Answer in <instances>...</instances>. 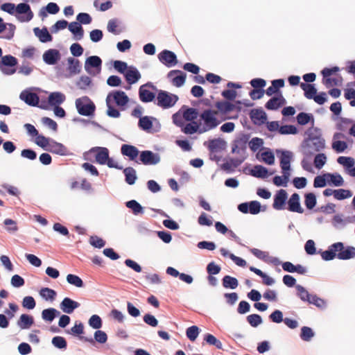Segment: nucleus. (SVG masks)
Masks as SVG:
<instances>
[{
  "label": "nucleus",
  "instance_id": "nucleus-1",
  "mask_svg": "<svg viewBox=\"0 0 355 355\" xmlns=\"http://www.w3.org/2000/svg\"><path fill=\"white\" fill-rule=\"evenodd\" d=\"M305 135L306 137L301 144V152L304 157H311L325 148V139L322 137L320 129L311 127L305 132Z\"/></svg>",
  "mask_w": 355,
  "mask_h": 355
},
{
  "label": "nucleus",
  "instance_id": "nucleus-2",
  "mask_svg": "<svg viewBox=\"0 0 355 355\" xmlns=\"http://www.w3.org/2000/svg\"><path fill=\"white\" fill-rule=\"evenodd\" d=\"M324 261H329L338 258L340 260H349L355 257V247L345 246L343 242H336L329 246L327 250L321 252Z\"/></svg>",
  "mask_w": 355,
  "mask_h": 355
},
{
  "label": "nucleus",
  "instance_id": "nucleus-3",
  "mask_svg": "<svg viewBox=\"0 0 355 355\" xmlns=\"http://www.w3.org/2000/svg\"><path fill=\"white\" fill-rule=\"evenodd\" d=\"M217 112L207 109L205 110L200 115V119L203 121L202 128L199 130V133L208 132L216 128L219 124L220 121L216 117Z\"/></svg>",
  "mask_w": 355,
  "mask_h": 355
},
{
  "label": "nucleus",
  "instance_id": "nucleus-4",
  "mask_svg": "<svg viewBox=\"0 0 355 355\" xmlns=\"http://www.w3.org/2000/svg\"><path fill=\"white\" fill-rule=\"evenodd\" d=\"M76 108L79 114L85 116H92L96 110L94 102L87 96L76 99Z\"/></svg>",
  "mask_w": 355,
  "mask_h": 355
},
{
  "label": "nucleus",
  "instance_id": "nucleus-5",
  "mask_svg": "<svg viewBox=\"0 0 355 355\" xmlns=\"http://www.w3.org/2000/svg\"><path fill=\"white\" fill-rule=\"evenodd\" d=\"M156 104L163 109H168L173 107L179 100V97L164 90H157Z\"/></svg>",
  "mask_w": 355,
  "mask_h": 355
},
{
  "label": "nucleus",
  "instance_id": "nucleus-6",
  "mask_svg": "<svg viewBox=\"0 0 355 355\" xmlns=\"http://www.w3.org/2000/svg\"><path fill=\"white\" fill-rule=\"evenodd\" d=\"M17 63V59L11 55L2 56L0 60V71L4 75H12L16 72L15 67Z\"/></svg>",
  "mask_w": 355,
  "mask_h": 355
},
{
  "label": "nucleus",
  "instance_id": "nucleus-7",
  "mask_svg": "<svg viewBox=\"0 0 355 355\" xmlns=\"http://www.w3.org/2000/svg\"><path fill=\"white\" fill-rule=\"evenodd\" d=\"M102 60L97 55L88 57L85 62L84 68L85 71L90 76H95L101 71Z\"/></svg>",
  "mask_w": 355,
  "mask_h": 355
},
{
  "label": "nucleus",
  "instance_id": "nucleus-8",
  "mask_svg": "<svg viewBox=\"0 0 355 355\" xmlns=\"http://www.w3.org/2000/svg\"><path fill=\"white\" fill-rule=\"evenodd\" d=\"M19 98L28 105L39 107L44 110L46 109V107L44 105H39V96L36 93L32 92L30 89L23 90L19 94Z\"/></svg>",
  "mask_w": 355,
  "mask_h": 355
},
{
  "label": "nucleus",
  "instance_id": "nucleus-9",
  "mask_svg": "<svg viewBox=\"0 0 355 355\" xmlns=\"http://www.w3.org/2000/svg\"><path fill=\"white\" fill-rule=\"evenodd\" d=\"M148 88L157 91V87L150 82L141 85L139 89V97L143 103H150L155 98V93L150 91Z\"/></svg>",
  "mask_w": 355,
  "mask_h": 355
},
{
  "label": "nucleus",
  "instance_id": "nucleus-10",
  "mask_svg": "<svg viewBox=\"0 0 355 355\" xmlns=\"http://www.w3.org/2000/svg\"><path fill=\"white\" fill-rule=\"evenodd\" d=\"M106 104L109 102H114L117 106L123 107L126 105L129 101L128 96L125 93L121 90H116L110 92L106 97Z\"/></svg>",
  "mask_w": 355,
  "mask_h": 355
},
{
  "label": "nucleus",
  "instance_id": "nucleus-11",
  "mask_svg": "<svg viewBox=\"0 0 355 355\" xmlns=\"http://www.w3.org/2000/svg\"><path fill=\"white\" fill-rule=\"evenodd\" d=\"M160 160L159 153L148 150L140 152L139 161L144 165H156L160 162Z\"/></svg>",
  "mask_w": 355,
  "mask_h": 355
},
{
  "label": "nucleus",
  "instance_id": "nucleus-12",
  "mask_svg": "<svg viewBox=\"0 0 355 355\" xmlns=\"http://www.w3.org/2000/svg\"><path fill=\"white\" fill-rule=\"evenodd\" d=\"M157 57L159 62L168 68L175 66L178 63L175 53L169 50H163L158 54Z\"/></svg>",
  "mask_w": 355,
  "mask_h": 355
},
{
  "label": "nucleus",
  "instance_id": "nucleus-13",
  "mask_svg": "<svg viewBox=\"0 0 355 355\" xmlns=\"http://www.w3.org/2000/svg\"><path fill=\"white\" fill-rule=\"evenodd\" d=\"M15 12L18 15L25 14L26 16L17 15V18L21 22L30 21L33 17V12H32L31 7L26 3H19L15 8Z\"/></svg>",
  "mask_w": 355,
  "mask_h": 355
},
{
  "label": "nucleus",
  "instance_id": "nucleus-14",
  "mask_svg": "<svg viewBox=\"0 0 355 355\" xmlns=\"http://www.w3.org/2000/svg\"><path fill=\"white\" fill-rule=\"evenodd\" d=\"M167 78L173 85L180 87L185 83L187 73L180 70H171L168 73Z\"/></svg>",
  "mask_w": 355,
  "mask_h": 355
},
{
  "label": "nucleus",
  "instance_id": "nucleus-15",
  "mask_svg": "<svg viewBox=\"0 0 355 355\" xmlns=\"http://www.w3.org/2000/svg\"><path fill=\"white\" fill-rule=\"evenodd\" d=\"M287 199L288 193L284 189L277 191L274 196L273 209L275 210L284 209Z\"/></svg>",
  "mask_w": 355,
  "mask_h": 355
},
{
  "label": "nucleus",
  "instance_id": "nucleus-16",
  "mask_svg": "<svg viewBox=\"0 0 355 355\" xmlns=\"http://www.w3.org/2000/svg\"><path fill=\"white\" fill-rule=\"evenodd\" d=\"M89 153H95L96 162L101 165L105 164L109 159V150L105 147H93L89 150Z\"/></svg>",
  "mask_w": 355,
  "mask_h": 355
},
{
  "label": "nucleus",
  "instance_id": "nucleus-17",
  "mask_svg": "<svg viewBox=\"0 0 355 355\" xmlns=\"http://www.w3.org/2000/svg\"><path fill=\"white\" fill-rule=\"evenodd\" d=\"M42 58L46 64L54 65L60 60L61 55L58 50L50 49L44 53Z\"/></svg>",
  "mask_w": 355,
  "mask_h": 355
},
{
  "label": "nucleus",
  "instance_id": "nucleus-18",
  "mask_svg": "<svg viewBox=\"0 0 355 355\" xmlns=\"http://www.w3.org/2000/svg\"><path fill=\"white\" fill-rule=\"evenodd\" d=\"M288 209L292 212L302 214L304 209L300 205V198L298 193H293L288 200Z\"/></svg>",
  "mask_w": 355,
  "mask_h": 355
},
{
  "label": "nucleus",
  "instance_id": "nucleus-19",
  "mask_svg": "<svg viewBox=\"0 0 355 355\" xmlns=\"http://www.w3.org/2000/svg\"><path fill=\"white\" fill-rule=\"evenodd\" d=\"M80 306V304L69 297H64L60 304V309L67 314L72 313Z\"/></svg>",
  "mask_w": 355,
  "mask_h": 355
},
{
  "label": "nucleus",
  "instance_id": "nucleus-20",
  "mask_svg": "<svg viewBox=\"0 0 355 355\" xmlns=\"http://www.w3.org/2000/svg\"><path fill=\"white\" fill-rule=\"evenodd\" d=\"M80 339L91 344H94L95 341L100 344H104L107 340V335L105 331L96 329L94 334V338L82 336L80 337Z\"/></svg>",
  "mask_w": 355,
  "mask_h": 355
},
{
  "label": "nucleus",
  "instance_id": "nucleus-21",
  "mask_svg": "<svg viewBox=\"0 0 355 355\" xmlns=\"http://www.w3.org/2000/svg\"><path fill=\"white\" fill-rule=\"evenodd\" d=\"M293 157V153L288 150H282L280 155V166L282 172H290L291 161Z\"/></svg>",
  "mask_w": 355,
  "mask_h": 355
},
{
  "label": "nucleus",
  "instance_id": "nucleus-22",
  "mask_svg": "<svg viewBox=\"0 0 355 355\" xmlns=\"http://www.w3.org/2000/svg\"><path fill=\"white\" fill-rule=\"evenodd\" d=\"M124 76L128 83L132 85L139 81L141 78V73L135 67L130 66L125 72Z\"/></svg>",
  "mask_w": 355,
  "mask_h": 355
},
{
  "label": "nucleus",
  "instance_id": "nucleus-23",
  "mask_svg": "<svg viewBox=\"0 0 355 355\" xmlns=\"http://www.w3.org/2000/svg\"><path fill=\"white\" fill-rule=\"evenodd\" d=\"M46 150L61 156H64L68 154L67 147L62 144L57 142L53 139L51 140Z\"/></svg>",
  "mask_w": 355,
  "mask_h": 355
},
{
  "label": "nucleus",
  "instance_id": "nucleus-24",
  "mask_svg": "<svg viewBox=\"0 0 355 355\" xmlns=\"http://www.w3.org/2000/svg\"><path fill=\"white\" fill-rule=\"evenodd\" d=\"M69 31L73 34L75 40H81L84 37V30L83 26L77 21H73L69 24Z\"/></svg>",
  "mask_w": 355,
  "mask_h": 355
},
{
  "label": "nucleus",
  "instance_id": "nucleus-25",
  "mask_svg": "<svg viewBox=\"0 0 355 355\" xmlns=\"http://www.w3.org/2000/svg\"><path fill=\"white\" fill-rule=\"evenodd\" d=\"M250 118L254 124L261 125L265 123L267 115L261 109H254L250 112Z\"/></svg>",
  "mask_w": 355,
  "mask_h": 355
},
{
  "label": "nucleus",
  "instance_id": "nucleus-26",
  "mask_svg": "<svg viewBox=\"0 0 355 355\" xmlns=\"http://www.w3.org/2000/svg\"><path fill=\"white\" fill-rule=\"evenodd\" d=\"M121 154L129 157L130 160H135L140 154L139 150L134 146L130 144H123L121 148Z\"/></svg>",
  "mask_w": 355,
  "mask_h": 355
},
{
  "label": "nucleus",
  "instance_id": "nucleus-27",
  "mask_svg": "<svg viewBox=\"0 0 355 355\" xmlns=\"http://www.w3.org/2000/svg\"><path fill=\"white\" fill-rule=\"evenodd\" d=\"M286 100L280 94L279 96H273L266 104V108L270 110H276L285 104Z\"/></svg>",
  "mask_w": 355,
  "mask_h": 355
},
{
  "label": "nucleus",
  "instance_id": "nucleus-28",
  "mask_svg": "<svg viewBox=\"0 0 355 355\" xmlns=\"http://www.w3.org/2000/svg\"><path fill=\"white\" fill-rule=\"evenodd\" d=\"M33 33L36 37H38L39 40L42 43L51 42L53 40L52 35L49 33L47 28L44 27L40 29L38 27L33 28Z\"/></svg>",
  "mask_w": 355,
  "mask_h": 355
},
{
  "label": "nucleus",
  "instance_id": "nucleus-29",
  "mask_svg": "<svg viewBox=\"0 0 355 355\" xmlns=\"http://www.w3.org/2000/svg\"><path fill=\"white\" fill-rule=\"evenodd\" d=\"M207 147L210 153H216L225 148L226 142L220 138L214 139L209 140Z\"/></svg>",
  "mask_w": 355,
  "mask_h": 355
},
{
  "label": "nucleus",
  "instance_id": "nucleus-30",
  "mask_svg": "<svg viewBox=\"0 0 355 355\" xmlns=\"http://www.w3.org/2000/svg\"><path fill=\"white\" fill-rule=\"evenodd\" d=\"M183 118L187 121H195L198 116V111L193 107H189L184 105L181 107Z\"/></svg>",
  "mask_w": 355,
  "mask_h": 355
},
{
  "label": "nucleus",
  "instance_id": "nucleus-31",
  "mask_svg": "<svg viewBox=\"0 0 355 355\" xmlns=\"http://www.w3.org/2000/svg\"><path fill=\"white\" fill-rule=\"evenodd\" d=\"M66 99L65 95L60 92H51L48 96V103L51 106L60 105Z\"/></svg>",
  "mask_w": 355,
  "mask_h": 355
},
{
  "label": "nucleus",
  "instance_id": "nucleus-32",
  "mask_svg": "<svg viewBox=\"0 0 355 355\" xmlns=\"http://www.w3.org/2000/svg\"><path fill=\"white\" fill-rule=\"evenodd\" d=\"M68 71L71 75L80 73L82 66L80 62L74 58L69 57L67 58Z\"/></svg>",
  "mask_w": 355,
  "mask_h": 355
},
{
  "label": "nucleus",
  "instance_id": "nucleus-33",
  "mask_svg": "<svg viewBox=\"0 0 355 355\" xmlns=\"http://www.w3.org/2000/svg\"><path fill=\"white\" fill-rule=\"evenodd\" d=\"M60 315V312L54 308L45 309L42 311V318L48 322H51Z\"/></svg>",
  "mask_w": 355,
  "mask_h": 355
},
{
  "label": "nucleus",
  "instance_id": "nucleus-34",
  "mask_svg": "<svg viewBox=\"0 0 355 355\" xmlns=\"http://www.w3.org/2000/svg\"><path fill=\"white\" fill-rule=\"evenodd\" d=\"M327 177L328 184L334 187H341L344 184V180L339 173H325Z\"/></svg>",
  "mask_w": 355,
  "mask_h": 355
},
{
  "label": "nucleus",
  "instance_id": "nucleus-35",
  "mask_svg": "<svg viewBox=\"0 0 355 355\" xmlns=\"http://www.w3.org/2000/svg\"><path fill=\"white\" fill-rule=\"evenodd\" d=\"M153 120H156V119L148 116L140 117L138 122V126L142 130L149 132L153 127Z\"/></svg>",
  "mask_w": 355,
  "mask_h": 355
},
{
  "label": "nucleus",
  "instance_id": "nucleus-36",
  "mask_svg": "<svg viewBox=\"0 0 355 355\" xmlns=\"http://www.w3.org/2000/svg\"><path fill=\"white\" fill-rule=\"evenodd\" d=\"M34 323L33 318L28 314L21 315L19 320L17 321L18 327L21 329H26Z\"/></svg>",
  "mask_w": 355,
  "mask_h": 355
},
{
  "label": "nucleus",
  "instance_id": "nucleus-37",
  "mask_svg": "<svg viewBox=\"0 0 355 355\" xmlns=\"http://www.w3.org/2000/svg\"><path fill=\"white\" fill-rule=\"evenodd\" d=\"M300 87L304 92V96L308 99H313L317 94V89L314 85L302 83Z\"/></svg>",
  "mask_w": 355,
  "mask_h": 355
},
{
  "label": "nucleus",
  "instance_id": "nucleus-38",
  "mask_svg": "<svg viewBox=\"0 0 355 355\" xmlns=\"http://www.w3.org/2000/svg\"><path fill=\"white\" fill-rule=\"evenodd\" d=\"M271 83L272 85L268 87L266 90V94L268 96H272L276 93L279 88L284 86V80L282 78L273 80Z\"/></svg>",
  "mask_w": 355,
  "mask_h": 355
},
{
  "label": "nucleus",
  "instance_id": "nucleus-39",
  "mask_svg": "<svg viewBox=\"0 0 355 355\" xmlns=\"http://www.w3.org/2000/svg\"><path fill=\"white\" fill-rule=\"evenodd\" d=\"M297 121L300 125H304L309 123H311V127L314 125V118L311 114L306 112H300L297 115Z\"/></svg>",
  "mask_w": 355,
  "mask_h": 355
},
{
  "label": "nucleus",
  "instance_id": "nucleus-40",
  "mask_svg": "<svg viewBox=\"0 0 355 355\" xmlns=\"http://www.w3.org/2000/svg\"><path fill=\"white\" fill-rule=\"evenodd\" d=\"M296 295L304 302H309L310 297H311V293L302 285L297 284L295 286Z\"/></svg>",
  "mask_w": 355,
  "mask_h": 355
},
{
  "label": "nucleus",
  "instance_id": "nucleus-41",
  "mask_svg": "<svg viewBox=\"0 0 355 355\" xmlns=\"http://www.w3.org/2000/svg\"><path fill=\"white\" fill-rule=\"evenodd\" d=\"M216 107L221 114H227L233 111L235 105L228 101H218L216 103Z\"/></svg>",
  "mask_w": 355,
  "mask_h": 355
},
{
  "label": "nucleus",
  "instance_id": "nucleus-42",
  "mask_svg": "<svg viewBox=\"0 0 355 355\" xmlns=\"http://www.w3.org/2000/svg\"><path fill=\"white\" fill-rule=\"evenodd\" d=\"M125 206L132 211L134 215L137 216L144 213V208L135 200L127 201Z\"/></svg>",
  "mask_w": 355,
  "mask_h": 355
},
{
  "label": "nucleus",
  "instance_id": "nucleus-43",
  "mask_svg": "<svg viewBox=\"0 0 355 355\" xmlns=\"http://www.w3.org/2000/svg\"><path fill=\"white\" fill-rule=\"evenodd\" d=\"M123 173L125 177V182L130 185H132L135 183L137 179V173L135 168L132 167H127L124 168Z\"/></svg>",
  "mask_w": 355,
  "mask_h": 355
},
{
  "label": "nucleus",
  "instance_id": "nucleus-44",
  "mask_svg": "<svg viewBox=\"0 0 355 355\" xmlns=\"http://www.w3.org/2000/svg\"><path fill=\"white\" fill-rule=\"evenodd\" d=\"M250 174L258 178H266L268 176V169L261 165H255L251 170Z\"/></svg>",
  "mask_w": 355,
  "mask_h": 355
},
{
  "label": "nucleus",
  "instance_id": "nucleus-45",
  "mask_svg": "<svg viewBox=\"0 0 355 355\" xmlns=\"http://www.w3.org/2000/svg\"><path fill=\"white\" fill-rule=\"evenodd\" d=\"M290 176V172H282V176L276 175L273 178V184L277 187H286Z\"/></svg>",
  "mask_w": 355,
  "mask_h": 355
},
{
  "label": "nucleus",
  "instance_id": "nucleus-46",
  "mask_svg": "<svg viewBox=\"0 0 355 355\" xmlns=\"http://www.w3.org/2000/svg\"><path fill=\"white\" fill-rule=\"evenodd\" d=\"M223 286L225 288L235 289L239 286V282L236 278L230 275H225L223 279Z\"/></svg>",
  "mask_w": 355,
  "mask_h": 355
},
{
  "label": "nucleus",
  "instance_id": "nucleus-47",
  "mask_svg": "<svg viewBox=\"0 0 355 355\" xmlns=\"http://www.w3.org/2000/svg\"><path fill=\"white\" fill-rule=\"evenodd\" d=\"M200 129V126L196 121H192L186 125L184 124L181 128L182 132L187 135H192L198 131L199 132Z\"/></svg>",
  "mask_w": 355,
  "mask_h": 355
},
{
  "label": "nucleus",
  "instance_id": "nucleus-48",
  "mask_svg": "<svg viewBox=\"0 0 355 355\" xmlns=\"http://www.w3.org/2000/svg\"><path fill=\"white\" fill-rule=\"evenodd\" d=\"M40 296L45 300L53 301L56 297V292L49 288H42L40 291Z\"/></svg>",
  "mask_w": 355,
  "mask_h": 355
},
{
  "label": "nucleus",
  "instance_id": "nucleus-49",
  "mask_svg": "<svg viewBox=\"0 0 355 355\" xmlns=\"http://www.w3.org/2000/svg\"><path fill=\"white\" fill-rule=\"evenodd\" d=\"M92 79L87 76H81L76 85L80 89L86 90L92 85Z\"/></svg>",
  "mask_w": 355,
  "mask_h": 355
},
{
  "label": "nucleus",
  "instance_id": "nucleus-50",
  "mask_svg": "<svg viewBox=\"0 0 355 355\" xmlns=\"http://www.w3.org/2000/svg\"><path fill=\"white\" fill-rule=\"evenodd\" d=\"M352 192L350 190L345 189H336L334 199L337 200H343L352 196Z\"/></svg>",
  "mask_w": 355,
  "mask_h": 355
},
{
  "label": "nucleus",
  "instance_id": "nucleus-51",
  "mask_svg": "<svg viewBox=\"0 0 355 355\" xmlns=\"http://www.w3.org/2000/svg\"><path fill=\"white\" fill-rule=\"evenodd\" d=\"M304 204L308 209H313L316 204V196L313 193H307L304 195Z\"/></svg>",
  "mask_w": 355,
  "mask_h": 355
},
{
  "label": "nucleus",
  "instance_id": "nucleus-52",
  "mask_svg": "<svg viewBox=\"0 0 355 355\" xmlns=\"http://www.w3.org/2000/svg\"><path fill=\"white\" fill-rule=\"evenodd\" d=\"M246 139H239L235 140L234 144L232 145V153L239 154L241 150L244 151L246 148Z\"/></svg>",
  "mask_w": 355,
  "mask_h": 355
},
{
  "label": "nucleus",
  "instance_id": "nucleus-53",
  "mask_svg": "<svg viewBox=\"0 0 355 355\" xmlns=\"http://www.w3.org/2000/svg\"><path fill=\"white\" fill-rule=\"evenodd\" d=\"M204 340L209 345L215 346L218 349L223 348L222 343L211 334H206L204 336Z\"/></svg>",
  "mask_w": 355,
  "mask_h": 355
},
{
  "label": "nucleus",
  "instance_id": "nucleus-54",
  "mask_svg": "<svg viewBox=\"0 0 355 355\" xmlns=\"http://www.w3.org/2000/svg\"><path fill=\"white\" fill-rule=\"evenodd\" d=\"M337 162L345 168V171H347L355 164L354 159L351 157L340 156L337 159Z\"/></svg>",
  "mask_w": 355,
  "mask_h": 355
},
{
  "label": "nucleus",
  "instance_id": "nucleus-55",
  "mask_svg": "<svg viewBox=\"0 0 355 355\" xmlns=\"http://www.w3.org/2000/svg\"><path fill=\"white\" fill-rule=\"evenodd\" d=\"M327 157L324 153H318L315 155L313 164L318 169H321L326 164Z\"/></svg>",
  "mask_w": 355,
  "mask_h": 355
},
{
  "label": "nucleus",
  "instance_id": "nucleus-56",
  "mask_svg": "<svg viewBox=\"0 0 355 355\" xmlns=\"http://www.w3.org/2000/svg\"><path fill=\"white\" fill-rule=\"evenodd\" d=\"M51 140L52 139L50 138L46 137L42 135L38 134L36 136L35 142L38 146L41 147L42 148H43L45 150H46Z\"/></svg>",
  "mask_w": 355,
  "mask_h": 355
},
{
  "label": "nucleus",
  "instance_id": "nucleus-57",
  "mask_svg": "<svg viewBox=\"0 0 355 355\" xmlns=\"http://www.w3.org/2000/svg\"><path fill=\"white\" fill-rule=\"evenodd\" d=\"M67 282L71 285H73L78 288H82L84 286L83 281L82 279L73 274H69L67 276Z\"/></svg>",
  "mask_w": 355,
  "mask_h": 355
},
{
  "label": "nucleus",
  "instance_id": "nucleus-58",
  "mask_svg": "<svg viewBox=\"0 0 355 355\" xmlns=\"http://www.w3.org/2000/svg\"><path fill=\"white\" fill-rule=\"evenodd\" d=\"M308 304H313L320 309H324L327 306L326 302L323 299L319 297L315 294L311 295V297H310Z\"/></svg>",
  "mask_w": 355,
  "mask_h": 355
},
{
  "label": "nucleus",
  "instance_id": "nucleus-59",
  "mask_svg": "<svg viewBox=\"0 0 355 355\" xmlns=\"http://www.w3.org/2000/svg\"><path fill=\"white\" fill-rule=\"evenodd\" d=\"M88 324L92 328L99 329L102 327L103 321L99 315H92L89 319Z\"/></svg>",
  "mask_w": 355,
  "mask_h": 355
},
{
  "label": "nucleus",
  "instance_id": "nucleus-60",
  "mask_svg": "<svg viewBox=\"0 0 355 355\" xmlns=\"http://www.w3.org/2000/svg\"><path fill=\"white\" fill-rule=\"evenodd\" d=\"M52 345L60 349H64L67 348V343L64 338L62 336H55L51 340Z\"/></svg>",
  "mask_w": 355,
  "mask_h": 355
},
{
  "label": "nucleus",
  "instance_id": "nucleus-61",
  "mask_svg": "<svg viewBox=\"0 0 355 355\" xmlns=\"http://www.w3.org/2000/svg\"><path fill=\"white\" fill-rule=\"evenodd\" d=\"M327 177L325 174L317 175L313 180V187L315 188H322L327 185Z\"/></svg>",
  "mask_w": 355,
  "mask_h": 355
},
{
  "label": "nucleus",
  "instance_id": "nucleus-62",
  "mask_svg": "<svg viewBox=\"0 0 355 355\" xmlns=\"http://www.w3.org/2000/svg\"><path fill=\"white\" fill-rule=\"evenodd\" d=\"M246 319L252 327H257L263 322L261 317L255 313L248 315Z\"/></svg>",
  "mask_w": 355,
  "mask_h": 355
},
{
  "label": "nucleus",
  "instance_id": "nucleus-63",
  "mask_svg": "<svg viewBox=\"0 0 355 355\" xmlns=\"http://www.w3.org/2000/svg\"><path fill=\"white\" fill-rule=\"evenodd\" d=\"M279 132L281 135H295L297 133V129L293 125H284L280 126Z\"/></svg>",
  "mask_w": 355,
  "mask_h": 355
},
{
  "label": "nucleus",
  "instance_id": "nucleus-64",
  "mask_svg": "<svg viewBox=\"0 0 355 355\" xmlns=\"http://www.w3.org/2000/svg\"><path fill=\"white\" fill-rule=\"evenodd\" d=\"M263 144L262 139L254 137L249 141V148L252 152L258 150Z\"/></svg>",
  "mask_w": 355,
  "mask_h": 355
}]
</instances>
